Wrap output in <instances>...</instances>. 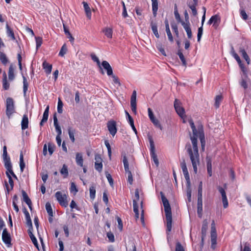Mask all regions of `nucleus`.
<instances>
[{
    "mask_svg": "<svg viewBox=\"0 0 251 251\" xmlns=\"http://www.w3.org/2000/svg\"><path fill=\"white\" fill-rule=\"evenodd\" d=\"M85 10V12L88 19H90L91 18V10L88 3L83 1L82 2Z\"/></svg>",
    "mask_w": 251,
    "mask_h": 251,
    "instance_id": "nucleus-20",
    "label": "nucleus"
},
{
    "mask_svg": "<svg viewBox=\"0 0 251 251\" xmlns=\"http://www.w3.org/2000/svg\"><path fill=\"white\" fill-rule=\"evenodd\" d=\"M55 146L51 143L48 144V150L50 155H51L54 151Z\"/></svg>",
    "mask_w": 251,
    "mask_h": 251,
    "instance_id": "nucleus-62",
    "label": "nucleus"
},
{
    "mask_svg": "<svg viewBox=\"0 0 251 251\" xmlns=\"http://www.w3.org/2000/svg\"><path fill=\"white\" fill-rule=\"evenodd\" d=\"M139 200V194L138 189H136L135 192V199L133 201V211L135 213V217L136 219H137L139 217V212H138V207L137 204V202Z\"/></svg>",
    "mask_w": 251,
    "mask_h": 251,
    "instance_id": "nucleus-7",
    "label": "nucleus"
},
{
    "mask_svg": "<svg viewBox=\"0 0 251 251\" xmlns=\"http://www.w3.org/2000/svg\"><path fill=\"white\" fill-rule=\"evenodd\" d=\"M22 193L23 197V201L28 205L30 210H32V202L30 199L25 191L23 190Z\"/></svg>",
    "mask_w": 251,
    "mask_h": 251,
    "instance_id": "nucleus-17",
    "label": "nucleus"
},
{
    "mask_svg": "<svg viewBox=\"0 0 251 251\" xmlns=\"http://www.w3.org/2000/svg\"><path fill=\"white\" fill-rule=\"evenodd\" d=\"M14 69L12 65H11L9 68L8 71V78L10 80H13L14 79L15 76L14 74Z\"/></svg>",
    "mask_w": 251,
    "mask_h": 251,
    "instance_id": "nucleus-28",
    "label": "nucleus"
},
{
    "mask_svg": "<svg viewBox=\"0 0 251 251\" xmlns=\"http://www.w3.org/2000/svg\"><path fill=\"white\" fill-rule=\"evenodd\" d=\"M106 177L111 186L113 185V180L112 178V176L110 174H109L107 172H105Z\"/></svg>",
    "mask_w": 251,
    "mask_h": 251,
    "instance_id": "nucleus-55",
    "label": "nucleus"
},
{
    "mask_svg": "<svg viewBox=\"0 0 251 251\" xmlns=\"http://www.w3.org/2000/svg\"><path fill=\"white\" fill-rule=\"evenodd\" d=\"M174 107L176 112L181 118L186 117L185 110L181 106V102L177 99H176L174 101Z\"/></svg>",
    "mask_w": 251,
    "mask_h": 251,
    "instance_id": "nucleus-6",
    "label": "nucleus"
},
{
    "mask_svg": "<svg viewBox=\"0 0 251 251\" xmlns=\"http://www.w3.org/2000/svg\"><path fill=\"white\" fill-rule=\"evenodd\" d=\"M247 79L248 77H246L244 75L242 76L241 80L240 82V84L242 87H243L244 89H247L248 88V84H247Z\"/></svg>",
    "mask_w": 251,
    "mask_h": 251,
    "instance_id": "nucleus-29",
    "label": "nucleus"
},
{
    "mask_svg": "<svg viewBox=\"0 0 251 251\" xmlns=\"http://www.w3.org/2000/svg\"><path fill=\"white\" fill-rule=\"evenodd\" d=\"M208 223L206 220H205L203 221V223H202V227H201V234H202L201 242H202V243L203 242L204 237L206 235V230L208 228Z\"/></svg>",
    "mask_w": 251,
    "mask_h": 251,
    "instance_id": "nucleus-18",
    "label": "nucleus"
},
{
    "mask_svg": "<svg viewBox=\"0 0 251 251\" xmlns=\"http://www.w3.org/2000/svg\"><path fill=\"white\" fill-rule=\"evenodd\" d=\"M107 126L110 133L114 136L117 131L116 122L114 121H110L107 123Z\"/></svg>",
    "mask_w": 251,
    "mask_h": 251,
    "instance_id": "nucleus-9",
    "label": "nucleus"
},
{
    "mask_svg": "<svg viewBox=\"0 0 251 251\" xmlns=\"http://www.w3.org/2000/svg\"><path fill=\"white\" fill-rule=\"evenodd\" d=\"M75 159H76V164L78 165H79L81 167H82L83 163V159L82 155L81 153H79V152L76 153Z\"/></svg>",
    "mask_w": 251,
    "mask_h": 251,
    "instance_id": "nucleus-25",
    "label": "nucleus"
},
{
    "mask_svg": "<svg viewBox=\"0 0 251 251\" xmlns=\"http://www.w3.org/2000/svg\"><path fill=\"white\" fill-rule=\"evenodd\" d=\"M53 123L54 126L55 127L56 131L57 132V136H61V135L62 134V131L61 127H60L58 124V120L56 113H55L53 115Z\"/></svg>",
    "mask_w": 251,
    "mask_h": 251,
    "instance_id": "nucleus-15",
    "label": "nucleus"
},
{
    "mask_svg": "<svg viewBox=\"0 0 251 251\" xmlns=\"http://www.w3.org/2000/svg\"><path fill=\"white\" fill-rule=\"evenodd\" d=\"M55 196L61 206L65 207L68 206V202L67 200V196L65 194H63L61 192L58 191L55 193Z\"/></svg>",
    "mask_w": 251,
    "mask_h": 251,
    "instance_id": "nucleus-5",
    "label": "nucleus"
},
{
    "mask_svg": "<svg viewBox=\"0 0 251 251\" xmlns=\"http://www.w3.org/2000/svg\"><path fill=\"white\" fill-rule=\"evenodd\" d=\"M90 197L91 199L94 200L95 197L96 189L94 186L90 187Z\"/></svg>",
    "mask_w": 251,
    "mask_h": 251,
    "instance_id": "nucleus-42",
    "label": "nucleus"
},
{
    "mask_svg": "<svg viewBox=\"0 0 251 251\" xmlns=\"http://www.w3.org/2000/svg\"><path fill=\"white\" fill-rule=\"evenodd\" d=\"M43 68L47 74H50L52 69V65L48 63L46 61L43 63Z\"/></svg>",
    "mask_w": 251,
    "mask_h": 251,
    "instance_id": "nucleus-24",
    "label": "nucleus"
},
{
    "mask_svg": "<svg viewBox=\"0 0 251 251\" xmlns=\"http://www.w3.org/2000/svg\"><path fill=\"white\" fill-rule=\"evenodd\" d=\"M49 106L46 108L43 116V122H47L49 116Z\"/></svg>",
    "mask_w": 251,
    "mask_h": 251,
    "instance_id": "nucleus-41",
    "label": "nucleus"
},
{
    "mask_svg": "<svg viewBox=\"0 0 251 251\" xmlns=\"http://www.w3.org/2000/svg\"><path fill=\"white\" fill-rule=\"evenodd\" d=\"M0 60L4 65L7 64L8 62L6 54L1 51H0Z\"/></svg>",
    "mask_w": 251,
    "mask_h": 251,
    "instance_id": "nucleus-31",
    "label": "nucleus"
},
{
    "mask_svg": "<svg viewBox=\"0 0 251 251\" xmlns=\"http://www.w3.org/2000/svg\"><path fill=\"white\" fill-rule=\"evenodd\" d=\"M112 78H113V81L114 82V83L117 84L119 86H120L121 84L120 82V80L118 78V77L116 76L115 75H113V74H112V75H111Z\"/></svg>",
    "mask_w": 251,
    "mask_h": 251,
    "instance_id": "nucleus-60",
    "label": "nucleus"
},
{
    "mask_svg": "<svg viewBox=\"0 0 251 251\" xmlns=\"http://www.w3.org/2000/svg\"><path fill=\"white\" fill-rule=\"evenodd\" d=\"M238 63L243 72V75H244L246 77H247V70H246V68L244 65L242 63L241 61H240V63Z\"/></svg>",
    "mask_w": 251,
    "mask_h": 251,
    "instance_id": "nucleus-58",
    "label": "nucleus"
},
{
    "mask_svg": "<svg viewBox=\"0 0 251 251\" xmlns=\"http://www.w3.org/2000/svg\"><path fill=\"white\" fill-rule=\"evenodd\" d=\"M177 54L179 56V57L182 63V65L184 66H186V61L184 56L182 52L181 51V50H179L178 51Z\"/></svg>",
    "mask_w": 251,
    "mask_h": 251,
    "instance_id": "nucleus-38",
    "label": "nucleus"
},
{
    "mask_svg": "<svg viewBox=\"0 0 251 251\" xmlns=\"http://www.w3.org/2000/svg\"><path fill=\"white\" fill-rule=\"evenodd\" d=\"M222 100V96L221 95H218L215 98V105L216 108H218L219 107L220 102Z\"/></svg>",
    "mask_w": 251,
    "mask_h": 251,
    "instance_id": "nucleus-45",
    "label": "nucleus"
},
{
    "mask_svg": "<svg viewBox=\"0 0 251 251\" xmlns=\"http://www.w3.org/2000/svg\"><path fill=\"white\" fill-rule=\"evenodd\" d=\"M21 126L23 130H25L28 127V119L26 115H24L23 117Z\"/></svg>",
    "mask_w": 251,
    "mask_h": 251,
    "instance_id": "nucleus-19",
    "label": "nucleus"
},
{
    "mask_svg": "<svg viewBox=\"0 0 251 251\" xmlns=\"http://www.w3.org/2000/svg\"><path fill=\"white\" fill-rule=\"evenodd\" d=\"M6 174L8 178V182L11 187V189H12L14 186V182L12 180L11 176L9 174L8 172H6Z\"/></svg>",
    "mask_w": 251,
    "mask_h": 251,
    "instance_id": "nucleus-57",
    "label": "nucleus"
},
{
    "mask_svg": "<svg viewBox=\"0 0 251 251\" xmlns=\"http://www.w3.org/2000/svg\"><path fill=\"white\" fill-rule=\"evenodd\" d=\"M156 48L159 50V51L164 56H166L165 51L163 48L162 47V46L161 44L158 43L156 45Z\"/></svg>",
    "mask_w": 251,
    "mask_h": 251,
    "instance_id": "nucleus-51",
    "label": "nucleus"
},
{
    "mask_svg": "<svg viewBox=\"0 0 251 251\" xmlns=\"http://www.w3.org/2000/svg\"><path fill=\"white\" fill-rule=\"evenodd\" d=\"M3 76L4 79L3 80V87L4 89L7 90L9 87V84L7 82L6 75L5 73H4Z\"/></svg>",
    "mask_w": 251,
    "mask_h": 251,
    "instance_id": "nucleus-48",
    "label": "nucleus"
},
{
    "mask_svg": "<svg viewBox=\"0 0 251 251\" xmlns=\"http://www.w3.org/2000/svg\"><path fill=\"white\" fill-rule=\"evenodd\" d=\"M180 167L182 170L184 177L187 181H190L189 174L186 166V163L184 159L180 161Z\"/></svg>",
    "mask_w": 251,
    "mask_h": 251,
    "instance_id": "nucleus-8",
    "label": "nucleus"
},
{
    "mask_svg": "<svg viewBox=\"0 0 251 251\" xmlns=\"http://www.w3.org/2000/svg\"><path fill=\"white\" fill-rule=\"evenodd\" d=\"M203 33V27L202 26L198 28V41L200 42Z\"/></svg>",
    "mask_w": 251,
    "mask_h": 251,
    "instance_id": "nucleus-54",
    "label": "nucleus"
},
{
    "mask_svg": "<svg viewBox=\"0 0 251 251\" xmlns=\"http://www.w3.org/2000/svg\"><path fill=\"white\" fill-rule=\"evenodd\" d=\"M103 68L106 71L107 75L109 76L112 75L113 70L109 63L106 61H103L101 63Z\"/></svg>",
    "mask_w": 251,
    "mask_h": 251,
    "instance_id": "nucleus-14",
    "label": "nucleus"
},
{
    "mask_svg": "<svg viewBox=\"0 0 251 251\" xmlns=\"http://www.w3.org/2000/svg\"><path fill=\"white\" fill-rule=\"evenodd\" d=\"M211 241L212 243V248H214V245L216 243V238H217V235H216V228L215 227V223L214 221H213L212 224H211Z\"/></svg>",
    "mask_w": 251,
    "mask_h": 251,
    "instance_id": "nucleus-10",
    "label": "nucleus"
},
{
    "mask_svg": "<svg viewBox=\"0 0 251 251\" xmlns=\"http://www.w3.org/2000/svg\"><path fill=\"white\" fill-rule=\"evenodd\" d=\"M176 251H184V248L179 242L176 244Z\"/></svg>",
    "mask_w": 251,
    "mask_h": 251,
    "instance_id": "nucleus-63",
    "label": "nucleus"
},
{
    "mask_svg": "<svg viewBox=\"0 0 251 251\" xmlns=\"http://www.w3.org/2000/svg\"><path fill=\"white\" fill-rule=\"evenodd\" d=\"M23 91L25 95L26 92L27 90L28 84L26 78L25 76H23Z\"/></svg>",
    "mask_w": 251,
    "mask_h": 251,
    "instance_id": "nucleus-37",
    "label": "nucleus"
},
{
    "mask_svg": "<svg viewBox=\"0 0 251 251\" xmlns=\"http://www.w3.org/2000/svg\"><path fill=\"white\" fill-rule=\"evenodd\" d=\"M60 173L64 175V177H66L68 175V171L67 167L64 164L63 165L61 171Z\"/></svg>",
    "mask_w": 251,
    "mask_h": 251,
    "instance_id": "nucleus-40",
    "label": "nucleus"
},
{
    "mask_svg": "<svg viewBox=\"0 0 251 251\" xmlns=\"http://www.w3.org/2000/svg\"><path fill=\"white\" fill-rule=\"evenodd\" d=\"M36 43V48L38 49L42 44V39L40 37H35Z\"/></svg>",
    "mask_w": 251,
    "mask_h": 251,
    "instance_id": "nucleus-61",
    "label": "nucleus"
},
{
    "mask_svg": "<svg viewBox=\"0 0 251 251\" xmlns=\"http://www.w3.org/2000/svg\"><path fill=\"white\" fill-rule=\"evenodd\" d=\"M67 51V48L66 44H64L60 50L59 55L61 56H63Z\"/></svg>",
    "mask_w": 251,
    "mask_h": 251,
    "instance_id": "nucleus-46",
    "label": "nucleus"
},
{
    "mask_svg": "<svg viewBox=\"0 0 251 251\" xmlns=\"http://www.w3.org/2000/svg\"><path fill=\"white\" fill-rule=\"evenodd\" d=\"M148 139L150 142V148H151V155L152 158L154 163L156 166L159 165V161L157 159V155L155 152V146L152 137L151 135H148Z\"/></svg>",
    "mask_w": 251,
    "mask_h": 251,
    "instance_id": "nucleus-4",
    "label": "nucleus"
},
{
    "mask_svg": "<svg viewBox=\"0 0 251 251\" xmlns=\"http://www.w3.org/2000/svg\"><path fill=\"white\" fill-rule=\"evenodd\" d=\"M186 186L187 197L188 201L190 202L191 201V188L190 181L186 182Z\"/></svg>",
    "mask_w": 251,
    "mask_h": 251,
    "instance_id": "nucleus-22",
    "label": "nucleus"
},
{
    "mask_svg": "<svg viewBox=\"0 0 251 251\" xmlns=\"http://www.w3.org/2000/svg\"><path fill=\"white\" fill-rule=\"evenodd\" d=\"M68 133L69 137L73 143L75 141L74 134L75 133V130L72 129L71 127L68 128Z\"/></svg>",
    "mask_w": 251,
    "mask_h": 251,
    "instance_id": "nucleus-33",
    "label": "nucleus"
},
{
    "mask_svg": "<svg viewBox=\"0 0 251 251\" xmlns=\"http://www.w3.org/2000/svg\"><path fill=\"white\" fill-rule=\"evenodd\" d=\"M220 22V17L217 15H215L211 17V18L209 19V20L208 22V24H209V25L213 24V26H214L215 27H217L218 26Z\"/></svg>",
    "mask_w": 251,
    "mask_h": 251,
    "instance_id": "nucleus-13",
    "label": "nucleus"
},
{
    "mask_svg": "<svg viewBox=\"0 0 251 251\" xmlns=\"http://www.w3.org/2000/svg\"><path fill=\"white\" fill-rule=\"evenodd\" d=\"M103 32L107 37L112 38V29L111 28L106 27L103 30Z\"/></svg>",
    "mask_w": 251,
    "mask_h": 251,
    "instance_id": "nucleus-32",
    "label": "nucleus"
},
{
    "mask_svg": "<svg viewBox=\"0 0 251 251\" xmlns=\"http://www.w3.org/2000/svg\"><path fill=\"white\" fill-rule=\"evenodd\" d=\"M46 210L49 214V215L50 216H53V212L52 210V208L49 202H47L46 204Z\"/></svg>",
    "mask_w": 251,
    "mask_h": 251,
    "instance_id": "nucleus-43",
    "label": "nucleus"
},
{
    "mask_svg": "<svg viewBox=\"0 0 251 251\" xmlns=\"http://www.w3.org/2000/svg\"><path fill=\"white\" fill-rule=\"evenodd\" d=\"M202 198L198 197L197 203V212L199 217L201 218L202 216Z\"/></svg>",
    "mask_w": 251,
    "mask_h": 251,
    "instance_id": "nucleus-16",
    "label": "nucleus"
},
{
    "mask_svg": "<svg viewBox=\"0 0 251 251\" xmlns=\"http://www.w3.org/2000/svg\"><path fill=\"white\" fill-rule=\"evenodd\" d=\"M4 162V166L6 170L11 171L12 165L10 162V158L3 159Z\"/></svg>",
    "mask_w": 251,
    "mask_h": 251,
    "instance_id": "nucleus-34",
    "label": "nucleus"
},
{
    "mask_svg": "<svg viewBox=\"0 0 251 251\" xmlns=\"http://www.w3.org/2000/svg\"><path fill=\"white\" fill-rule=\"evenodd\" d=\"M199 134L200 139L201 140L202 149L204 150V146H205V141H204V135L202 133H199Z\"/></svg>",
    "mask_w": 251,
    "mask_h": 251,
    "instance_id": "nucleus-49",
    "label": "nucleus"
},
{
    "mask_svg": "<svg viewBox=\"0 0 251 251\" xmlns=\"http://www.w3.org/2000/svg\"><path fill=\"white\" fill-rule=\"evenodd\" d=\"M218 189L222 195V199H225H225L227 198L226 196V193L225 190L222 187L218 186Z\"/></svg>",
    "mask_w": 251,
    "mask_h": 251,
    "instance_id": "nucleus-52",
    "label": "nucleus"
},
{
    "mask_svg": "<svg viewBox=\"0 0 251 251\" xmlns=\"http://www.w3.org/2000/svg\"><path fill=\"white\" fill-rule=\"evenodd\" d=\"M123 162L124 163V168L125 170V171H129V164L127 158L126 156V154H123Z\"/></svg>",
    "mask_w": 251,
    "mask_h": 251,
    "instance_id": "nucleus-30",
    "label": "nucleus"
},
{
    "mask_svg": "<svg viewBox=\"0 0 251 251\" xmlns=\"http://www.w3.org/2000/svg\"><path fill=\"white\" fill-rule=\"evenodd\" d=\"M239 52L241 54L242 57L245 59L248 64L250 63V59L247 54L245 50L242 48L239 49Z\"/></svg>",
    "mask_w": 251,
    "mask_h": 251,
    "instance_id": "nucleus-23",
    "label": "nucleus"
},
{
    "mask_svg": "<svg viewBox=\"0 0 251 251\" xmlns=\"http://www.w3.org/2000/svg\"><path fill=\"white\" fill-rule=\"evenodd\" d=\"M6 115L8 118L15 112V107L13 100L11 98H8L6 101Z\"/></svg>",
    "mask_w": 251,
    "mask_h": 251,
    "instance_id": "nucleus-3",
    "label": "nucleus"
},
{
    "mask_svg": "<svg viewBox=\"0 0 251 251\" xmlns=\"http://www.w3.org/2000/svg\"><path fill=\"white\" fill-rule=\"evenodd\" d=\"M160 195L164 207V211L167 221V230L168 231L170 232L172 229V215L171 208L168 200L165 197L163 192H160Z\"/></svg>",
    "mask_w": 251,
    "mask_h": 251,
    "instance_id": "nucleus-2",
    "label": "nucleus"
},
{
    "mask_svg": "<svg viewBox=\"0 0 251 251\" xmlns=\"http://www.w3.org/2000/svg\"><path fill=\"white\" fill-rule=\"evenodd\" d=\"M189 123L193 131V136L191 137L192 148L191 145H187V152L191 160L194 171L197 173V166L200 164V156L197 146V137L198 136L196 128L192 119L189 120Z\"/></svg>",
    "mask_w": 251,
    "mask_h": 251,
    "instance_id": "nucleus-1",
    "label": "nucleus"
},
{
    "mask_svg": "<svg viewBox=\"0 0 251 251\" xmlns=\"http://www.w3.org/2000/svg\"><path fill=\"white\" fill-rule=\"evenodd\" d=\"M95 168L96 170H97L99 172H100L102 169V164L95 163Z\"/></svg>",
    "mask_w": 251,
    "mask_h": 251,
    "instance_id": "nucleus-64",
    "label": "nucleus"
},
{
    "mask_svg": "<svg viewBox=\"0 0 251 251\" xmlns=\"http://www.w3.org/2000/svg\"><path fill=\"white\" fill-rule=\"evenodd\" d=\"M63 102L59 98L57 105V111L59 113L61 114L63 112Z\"/></svg>",
    "mask_w": 251,
    "mask_h": 251,
    "instance_id": "nucleus-47",
    "label": "nucleus"
},
{
    "mask_svg": "<svg viewBox=\"0 0 251 251\" xmlns=\"http://www.w3.org/2000/svg\"><path fill=\"white\" fill-rule=\"evenodd\" d=\"M174 14H175V16L176 20L178 22H180V23H181V22H183L181 20L180 17V15L178 12L177 10V7H176V5L175 6Z\"/></svg>",
    "mask_w": 251,
    "mask_h": 251,
    "instance_id": "nucleus-50",
    "label": "nucleus"
},
{
    "mask_svg": "<svg viewBox=\"0 0 251 251\" xmlns=\"http://www.w3.org/2000/svg\"><path fill=\"white\" fill-rule=\"evenodd\" d=\"M24 213L25 216V219L26 221V224L28 226H30L31 229H32V222L31 220L30 217L29 213L26 210L25 208L24 210Z\"/></svg>",
    "mask_w": 251,
    "mask_h": 251,
    "instance_id": "nucleus-21",
    "label": "nucleus"
},
{
    "mask_svg": "<svg viewBox=\"0 0 251 251\" xmlns=\"http://www.w3.org/2000/svg\"><path fill=\"white\" fill-rule=\"evenodd\" d=\"M29 237H30L32 243L34 245V246L39 250V246H38L37 239L35 238V237L34 236V235L32 233H31L29 234Z\"/></svg>",
    "mask_w": 251,
    "mask_h": 251,
    "instance_id": "nucleus-44",
    "label": "nucleus"
},
{
    "mask_svg": "<svg viewBox=\"0 0 251 251\" xmlns=\"http://www.w3.org/2000/svg\"><path fill=\"white\" fill-rule=\"evenodd\" d=\"M92 56V60L95 61V62H96L98 65L99 66L100 69L101 70V73L102 74H104V72L103 71H102V68L100 66V61L99 60L98 57L97 56H96L95 55H91Z\"/></svg>",
    "mask_w": 251,
    "mask_h": 251,
    "instance_id": "nucleus-39",
    "label": "nucleus"
},
{
    "mask_svg": "<svg viewBox=\"0 0 251 251\" xmlns=\"http://www.w3.org/2000/svg\"><path fill=\"white\" fill-rule=\"evenodd\" d=\"M20 166L21 172H23L24 169L25 167V164L24 161V156L22 153H21L20 156Z\"/></svg>",
    "mask_w": 251,
    "mask_h": 251,
    "instance_id": "nucleus-36",
    "label": "nucleus"
},
{
    "mask_svg": "<svg viewBox=\"0 0 251 251\" xmlns=\"http://www.w3.org/2000/svg\"><path fill=\"white\" fill-rule=\"evenodd\" d=\"M181 24L186 31L188 38L191 39L192 37V34L191 29L190 28V24L189 22H181Z\"/></svg>",
    "mask_w": 251,
    "mask_h": 251,
    "instance_id": "nucleus-12",
    "label": "nucleus"
},
{
    "mask_svg": "<svg viewBox=\"0 0 251 251\" xmlns=\"http://www.w3.org/2000/svg\"><path fill=\"white\" fill-rule=\"evenodd\" d=\"M6 32L8 36L10 37L12 40H15V37L14 35V33L13 30L10 28L8 25L6 24Z\"/></svg>",
    "mask_w": 251,
    "mask_h": 251,
    "instance_id": "nucleus-27",
    "label": "nucleus"
},
{
    "mask_svg": "<svg viewBox=\"0 0 251 251\" xmlns=\"http://www.w3.org/2000/svg\"><path fill=\"white\" fill-rule=\"evenodd\" d=\"M151 29L153 31L154 34L155 35V36H156V38H159V34L158 30H157V27L156 25L155 24L152 23L151 24Z\"/></svg>",
    "mask_w": 251,
    "mask_h": 251,
    "instance_id": "nucleus-35",
    "label": "nucleus"
},
{
    "mask_svg": "<svg viewBox=\"0 0 251 251\" xmlns=\"http://www.w3.org/2000/svg\"><path fill=\"white\" fill-rule=\"evenodd\" d=\"M218 189L222 195V199H225H225L227 198L226 196V193L225 190L222 187L218 186Z\"/></svg>",
    "mask_w": 251,
    "mask_h": 251,
    "instance_id": "nucleus-53",
    "label": "nucleus"
},
{
    "mask_svg": "<svg viewBox=\"0 0 251 251\" xmlns=\"http://www.w3.org/2000/svg\"><path fill=\"white\" fill-rule=\"evenodd\" d=\"M126 172L127 174L128 182L131 185L133 182V177L131 172L129 170L126 171Z\"/></svg>",
    "mask_w": 251,
    "mask_h": 251,
    "instance_id": "nucleus-59",
    "label": "nucleus"
},
{
    "mask_svg": "<svg viewBox=\"0 0 251 251\" xmlns=\"http://www.w3.org/2000/svg\"><path fill=\"white\" fill-rule=\"evenodd\" d=\"M152 8L154 16H156L158 10V1L157 0H151Z\"/></svg>",
    "mask_w": 251,
    "mask_h": 251,
    "instance_id": "nucleus-26",
    "label": "nucleus"
},
{
    "mask_svg": "<svg viewBox=\"0 0 251 251\" xmlns=\"http://www.w3.org/2000/svg\"><path fill=\"white\" fill-rule=\"evenodd\" d=\"M166 33H167V36L168 37L169 40L171 42H173V36L171 32L169 27H166Z\"/></svg>",
    "mask_w": 251,
    "mask_h": 251,
    "instance_id": "nucleus-56",
    "label": "nucleus"
},
{
    "mask_svg": "<svg viewBox=\"0 0 251 251\" xmlns=\"http://www.w3.org/2000/svg\"><path fill=\"white\" fill-rule=\"evenodd\" d=\"M2 238L3 242L9 245H11V238L10 234L8 233V231H7L6 228H4L3 230L2 234Z\"/></svg>",
    "mask_w": 251,
    "mask_h": 251,
    "instance_id": "nucleus-11",
    "label": "nucleus"
}]
</instances>
